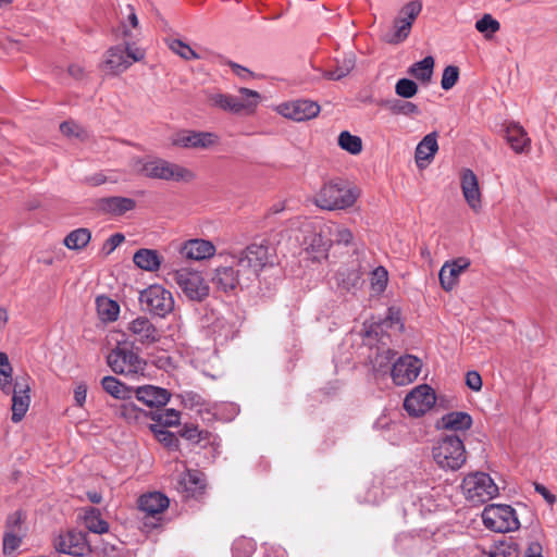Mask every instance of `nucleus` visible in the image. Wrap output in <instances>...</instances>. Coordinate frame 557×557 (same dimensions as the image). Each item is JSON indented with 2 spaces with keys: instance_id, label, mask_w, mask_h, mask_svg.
<instances>
[{
  "instance_id": "5701e85b",
  "label": "nucleus",
  "mask_w": 557,
  "mask_h": 557,
  "mask_svg": "<svg viewBox=\"0 0 557 557\" xmlns=\"http://www.w3.org/2000/svg\"><path fill=\"white\" fill-rule=\"evenodd\" d=\"M133 395L148 407H163L169 403L171 397L168 389L153 385H144L135 389L133 388Z\"/></svg>"
},
{
  "instance_id": "09e8293b",
  "label": "nucleus",
  "mask_w": 557,
  "mask_h": 557,
  "mask_svg": "<svg viewBox=\"0 0 557 557\" xmlns=\"http://www.w3.org/2000/svg\"><path fill=\"white\" fill-rule=\"evenodd\" d=\"M475 28L482 33L485 38H491L493 34L499 30L500 24L491 14H484L482 18L476 21Z\"/></svg>"
},
{
  "instance_id": "39448f33",
  "label": "nucleus",
  "mask_w": 557,
  "mask_h": 557,
  "mask_svg": "<svg viewBox=\"0 0 557 557\" xmlns=\"http://www.w3.org/2000/svg\"><path fill=\"white\" fill-rule=\"evenodd\" d=\"M433 458L442 469L451 471L460 469L467 460L463 442L455 435L443 437L433 447Z\"/></svg>"
},
{
  "instance_id": "1a4fd4ad",
  "label": "nucleus",
  "mask_w": 557,
  "mask_h": 557,
  "mask_svg": "<svg viewBox=\"0 0 557 557\" xmlns=\"http://www.w3.org/2000/svg\"><path fill=\"white\" fill-rule=\"evenodd\" d=\"M421 11V1L413 0L406 3L394 20L392 29L383 36V40L391 45L404 42L410 35L412 24Z\"/></svg>"
},
{
  "instance_id": "2f4dec72",
  "label": "nucleus",
  "mask_w": 557,
  "mask_h": 557,
  "mask_svg": "<svg viewBox=\"0 0 557 557\" xmlns=\"http://www.w3.org/2000/svg\"><path fill=\"white\" fill-rule=\"evenodd\" d=\"M237 97L238 114H252L261 101V96L258 91L242 87Z\"/></svg>"
},
{
  "instance_id": "f704fd0d",
  "label": "nucleus",
  "mask_w": 557,
  "mask_h": 557,
  "mask_svg": "<svg viewBox=\"0 0 557 557\" xmlns=\"http://www.w3.org/2000/svg\"><path fill=\"white\" fill-rule=\"evenodd\" d=\"M442 424L447 430L465 431L472 425V418L466 412H449L442 418Z\"/></svg>"
},
{
  "instance_id": "37998d69",
  "label": "nucleus",
  "mask_w": 557,
  "mask_h": 557,
  "mask_svg": "<svg viewBox=\"0 0 557 557\" xmlns=\"http://www.w3.org/2000/svg\"><path fill=\"white\" fill-rule=\"evenodd\" d=\"M0 389L7 395L12 391V367L4 352H0Z\"/></svg>"
},
{
  "instance_id": "9d476101",
  "label": "nucleus",
  "mask_w": 557,
  "mask_h": 557,
  "mask_svg": "<svg viewBox=\"0 0 557 557\" xmlns=\"http://www.w3.org/2000/svg\"><path fill=\"white\" fill-rule=\"evenodd\" d=\"M107 362L114 373L131 377L144 374L147 366L133 349L120 345L108 355Z\"/></svg>"
},
{
  "instance_id": "0e129e2a",
  "label": "nucleus",
  "mask_w": 557,
  "mask_h": 557,
  "mask_svg": "<svg viewBox=\"0 0 557 557\" xmlns=\"http://www.w3.org/2000/svg\"><path fill=\"white\" fill-rule=\"evenodd\" d=\"M228 65L232 69V71L242 79H248L252 76V73L243 65H239L232 61L228 62Z\"/></svg>"
},
{
  "instance_id": "9b49d317",
  "label": "nucleus",
  "mask_w": 557,
  "mask_h": 557,
  "mask_svg": "<svg viewBox=\"0 0 557 557\" xmlns=\"http://www.w3.org/2000/svg\"><path fill=\"white\" fill-rule=\"evenodd\" d=\"M138 299L144 310L160 318L166 317L174 309L172 293L159 284L141 290Z\"/></svg>"
},
{
  "instance_id": "58836bf2",
  "label": "nucleus",
  "mask_w": 557,
  "mask_h": 557,
  "mask_svg": "<svg viewBox=\"0 0 557 557\" xmlns=\"http://www.w3.org/2000/svg\"><path fill=\"white\" fill-rule=\"evenodd\" d=\"M91 233L88 228H77L69 233L63 243L64 245L72 250H78L87 246L90 242Z\"/></svg>"
},
{
  "instance_id": "4be33fe9",
  "label": "nucleus",
  "mask_w": 557,
  "mask_h": 557,
  "mask_svg": "<svg viewBox=\"0 0 557 557\" xmlns=\"http://www.w3.org/2000/svg\"><path fill=\"white\" fill-rule=\"evenodd\" d=\"M333 237L330 236V231L326 230L325 223L322 224L319 230H312L310 235L305 238L304 245L306 250L311 251L314 258H321L325 256L326 251L332 246Z\"/></svg>"
},
{
  "instance_id": "13d9d810",
  "label": "nucleus",
  "mask_w": 557,
  "mask_h": 557,
  "mask_svg": "<svg viewBox=\"0 0 557 557\" xmlns=\"http://www.w3.org/2000/svg\"><path fill=\"white\" fill-rule=\"evenodd\" d=\"M466 384L469 388L474 392H479L482 388V377L476 371H469L466 375Z\"/></svg>"
},
{
  "instance_id": "f257e3e1",
  "label": "nucleus",
  "mask_w": 557,
  "mask_h": 557,
  "mask_svg": "<svg viewBox=\"0 0 557 557\" xmlns=\"http://www.w3.org/2000/svg\"><path fill=\"white\" fill-rule=\"evenodd\" d=\"M231 262L218 267L211 277L213 286L222 293L234 290L243 281L250 282L270 263L269 247L251 244L238 253L230 255Z\"/></svg>"
},
{
  "instance_id": "69168bd1",
  "label": "nucleus",
  "mask_w": 557,
  "mask_h": 557,
  "mask_svg": "<svg viewBox=\"0 0 557 557\" xmlns=\"http://www.w3.org/2000/svg\"><path fill=\"white\" fill-rule=\"evenodd\" d=\"M535 491L543 496V498L549 504L553 505L556 500L555 495H553L544 485L540 483L534 484Z\"/></svg>"
},
{
  "instance_id": "ddd939ff",
  "label": "nucleus",
  "mask_w": 557,
  "mask_h": 557,
  "mask_svg": "<svg viewBox=\"0 0 557 557\" xmlns=\"http://www.w3.org/2000/svg\"><path fill=\"white\" fill-rule=\"evenodd\" d=\"M126 335L132 339V344L141 346L153 345L161 338L160 330L150 319L144 315H139L127 323Z\"/></svg>"
},
{
  "instance_id": "6ab92c4d",
  "label": "nucleus",
  "mask_w": 557,
  "mask_h": 557,
  "mask_svg": "<svg viewBox=\"0 0 557 557\" xmlns=\"http://www.w3.org/2000/svg\"><path fill=\"white\" fill-rule=\"evenodd\" d=\"M471 262L468 258H457L446 261L438 273L440 284L446 292H450L458 284L460 274L470 267Z\"/></svg>"
},
{
  "instance_id": "8fccbe9b",
  "label": "nucleus",
  "mask_w": 557,
  "mask_h": 557,
  "mask_svg": "<svg viewBox=\"0 0 557 557\" xmlns=\"http://www.w3.org/2000/svg\"><path fill=\"white\" fill-rule=\"evenodd\" d=\"M24 532H14V530L5 531L3 535V553L4 555L13 554L22 543Z\"/></svg>"
},
{
  "instance_id": "680f3d73",
  "label": "nucleus",
  "mask_w": 557,
  "mask_h": 557,
  "mask_svg": "<svg viewBox=\"0 0 557 557\" xmlns=\"http://www.w3.org/2000/svg\"><path fill=\"white\" fill-rule=\"evenodd\" d=\"M86 397H87V386L86 384L84 383H79L76 385L75 389H74V400H75V404L79 407H82L85 401H86Z\"/></svg>"
},
{
  "instance_id": "774afa93",
  "label": "nucleus",
  "mask_w": 557,
  "mask_h": 557,
  "mask_svg": "<svg viewBox=\"0 0 557 557\" xmlns=\"http://www.w3.org/2000/svg\"><path fill=\"white\" fill-rule=\"evenodd\" d=\"M69 74L75 79H82L85 76V70L79 64H72L69 66Z\"/></svg>"
},
{
  "instance_id": "f03ea898",
  "label": "nucleus",
  "mask_w": 557,
  "mask_h": 557,
  "mask_svg": "<svg viewBox=\"0 0 557 557\" xmlns=\"http://www.w3.org/2000/svg\"><path fill=\"white\" fill-rule=\"evenodd\" d=\"M129 165L134 172L149 178L176 183H191L196 180L193 170L161 158H133Z\"/></svg>"
},
{
  "instance_id": "c9c22d12",
  "label": "nucleus",
  "mask_w": 557,
  "mask_h": 557,
  "mask_svg": "<svg viewBox=\"0 0 557 557\" xmlns=\"http://www.w3.org/2000/svg\"><path fill=\"white\" fill-rule=\"evenodd\" d=\"M148 416L156 422L153 425L162 429L177 425L181 420L180 411L172 408L151 411Z\"/></svg>"
},
{
  "instance_id": "338daca9",
  "label": "nucleus",
  "mask_w": 557,
  "mask_h": 557,
  "mask_svg": "<svg viewBox=\"0 0 557 557\" xmlns=\"http://www.w3.org/2000/svg\"><path fill=\"white\" fill-rule=\"evenodd\" d=\"M525 557H542V546L539 542L530 543Z\"/></svg>"
},
{
  "instance_id": "393cba45",
  "label": "nucleus",
  "mask_w": 557,
  "mask_h": 557,
  "mask_svg": "<svg viewBox=\"0 0 557 557\" xmlns=\"http://www.w3.org/2000/svg\"><path fill=\"white\" fill-rule=\"evenodd\" d=\"M335 281L337 288L346 293H354L363 283L361 272L357 267H341L335 274Z\"/></svg>"
},
{
  "instance_id": "412c9836",
  "label": "nucleus",
  "mask_w": 557,
  "mask_h": 557,
  "mask_svg": "<svg viewBox=\"0 0 557 557\" xmlns=\"http://www.w3.org/2000/svg\"><path fill=\"white\" fill-rule=\"evenodd\" d=\"M215 246L207 239H189L181 247V253L189 260L200 261L215 255Z\"/></svg>"
},
{
  "instance_id": "72a5a7b5",
  "label": "nucleus",
  "mask_w": 557,
  "mask_h": 557,
  "mask_svg": "<svg viewBox=\"0 0 557 557\" xmlns=\"http://www.w3.org/2000/svg\"><path fill=\"white\" fill-rule=\"evenodd\" d=\"M101 385L114 398L127 400L133 397V388L126 386L114 376H104L101 380Z\"/></svg>"
},
{
  "instance_id": "a19ab883",
  "label": "nucleus",
  "mask_w": 557,
  "mask_h": 557,
  "mask_svg": "<svg viewBox=\"0 0 557 557\" xmlns=\"http://www.w3.org/2000/svg\"><path fill=\"white\" fill-rule=\"evenodd\" d=\"M97 311L101 320L115 321L120 313V306L108 297H98Z\"/></svg>"
},
{
  "instance_id": "bb28decb",
  "label": "nucleus",
  "mask_w": 557,
  "mask_h": 557,
  "mask_svg": "<svg viewBox=\"0 0 557 557\" xmlns=\"http://www.w3.org/2000/svg\"><path fill=\"white\" fill-rule=\"evenodd\" d=\"M168 506V497L159 492L143 495L138 499L139 509L149 516H156L163 512Z\"/></svg>"
},
{
  "instance_id": "49530a36",
  "label": "nucleus",
  "mask_w": 557,
  "mask_h": 557,
  "mask_svg": "<svg viewBox=\"0 0 557 557\" xmlns=\"http://www.w3.org/2000/svg\"><path fill=\"white\" fill-rule=\"evenodd\" d=\"M326 230L330 231V236L333 237V244L348 245L352 240V233L347 227L341 226L336 223H325Z\"/></svg>"
},
{
  "instance_id": "423d86ee",
  "label": "nucleus",
  "mask_w": 557,
  "mask_h": 557,
  "mask_svg": "<svg viewBox=\"0 0 557 557\" xmlns=\"http://www.w3.org/2000/svg\"><path fill=\"white\" fill-rule=\"evenodd\" d=\"M172 278L189 301L202 302L209 297L210 286L199 271L178 269L172 273Z\"/></svg>"
},
{
  "instance_id": "6e6d98bb",
  "label": "nucleus",
  "mask_w": 557,
  "mask_h": 557,
  "mask_svg": "<svg viewBox=\"0 0 557 557\" xmlns=\"http://www.w3.org/2000/svg\"><path fill=\"white\" fill-rule=\"evenodd\" d=\"M181 435L191 442L199 443L202 440L207 438L208 432L199 430L196 425H184L181 430Z\"/></svg>"
},
{
  "instance_id": "7c9ffc66",
  "label": "nucleus",
  "mask_w": 557,
  "mask_h": 557,
  "mask_svg": "<svg viewBox=\"0 0 557 557\" xmlns=\"http://www.w3.org/2000/svg\"><path fill=\"white\" fill-rule=\"evenodd\" d=\"M336 66L334 70H325L322 75L326 79L339 81L347 76L356 65V57L352 52L346 53L342 59H335Z\"/></svg>"
},
{
  "instance_id": "4d7b16f0",
  "label": "nucleus",
  "mask_w": 557,
  "mask_h": 557,
  "mask_svg": "<svg viewBox=\"0 0 557 557\" xmlns=\"http://www.w3.org/2000/svg\"><path fill=\"white\" fill-rule=\"evenodd\" d=\"M253 552V544L247 540H238L233 545L235 557H249Z\"/></svg>"
},
{
  "instance_id": "2eb2a0df",
  "label": "nucleus",
  "mask_w": 557,
  "mask_h": 557,
  "mask_svg": "<svg viewBox=\"0 0 557 557\" xmlns=\"http://www.w3.org/2000/svg\"><path fill=\"white\" fill-rule=\"evenodd\" d=\"M54 547L58 553L74 557H83L90 552L86 534L82 531H67L54 540Z\"/></svg>"
},
{
  "instance_id": "b1692460",
  "label": "nucleus",
  "mask_w": 557,
  "mask_h": 557,
  "mask_svg": "<svg viewBox=\"0 0 557 557\" xmlns=\"http://www.w3.org/2000/svg\"><path fill=\"white\" fill-rule=\"evenodd\" d=\"M438 150L437 133L432 132L423 137L418 144L414 152L417 166L425 168L434 158Z\"/></svg>"
},
{
  "instance_id": "79ce46f5",
  "label": "nucleus",
  "mask_w": 557,
  "mask_h": 557,
  "mask_svg": "<svg viewBox=\"0 0 557 557\" xmlns=\"http://www.w3.org/2000/svg\"><path fill=\"white\" fill-rule=\"evenodd\" d=\"M337 143L343 150L351 154H359L362 151V139L357 135L350 134L348 131H343L338 135Z\"/></svg>"
},
{
  "instance_id": "c85d7f7f",
  "label": "nucleus",
  "mask_w": 557,
  "mask_h": 557,
  "mask_svg": "<svg viewBox=\"0 0 557 557\" xmlns=\"http://www.w3.org/2000/svg\"><path fill=\"white\" fill-rule=\"evenodd\" d=\"M133 261L141 270L154 272L159 270L162 258L157 250L141 248L134 253Z\"/></svg>"
},
{
  "instance_id": "3c124183",
  "label": "nucleus",
  "mask_w": 557,
  "mask_h": 557,
  "mask_svg": "<svg viewBox=\"0 0 557 557\" xmlns=\"http://www.w3.org/2000/svg\"><path fill=\"white\" fill-rule=\"evenodd\" d=\"M151 431L154 433L157 440L170 449L178 447V440L174 433L166 431L158 425H150Z\"/></svg>"
},
{
  "instance_id": "7ed1b4c3",
  "label": "nucleus",
  "mask_w": 557,
  "mask_h": 557,
  "mask_svg": "<svg viewBox=\"0 0 557 557\" xmlns=\"http://www.w3.org/2000/svg\"><path fill=\"white\" fill-rule=\"evenodd\" d=\"M358 191L343 180H333L325 183L315 194L313 202L324 210H342L351 207Z\"/></svg>"
},
{
  "instance_id": "864d4df0",
  "label": "nucleus",
  "mask_w": 557,
  "mask_h": 557,
  "mask_svg": "<svg viewBox=\"0 0 557 557\" xmlns=\"http://www.w3.org/2000/svg\"><path fill=\"white\" fill-rule=\"evenodd\" d=\"M388 273L383 267H377L372 272L371 287L375 293H382L387 285Z\"/></svg>"
},
{
  "instance_id": "c756f323",
  "label": "nucleus",
  "mask_w": 557,
  "mask_h": 557,
  "mask_svg": "<svg viewBox=\"0 0 557 557\" xmlns=\"http://www.w3.org/2000/svg\"><path fill=\"white\" fill-rule=\"evenodd\" d=\"M203 488L201 473L187 470L180 474L177 490L185 493L186 496H194Z\"/></svg>"
},
{
  "instance_id": "a211bd4d",
  "label": "nucleus",
  "mask_w": 557,
  "mask_h": 557,
  "mask_svg": "<svg viewBox=\"0 0 557 557\" xmlns=\"http://www.w3.org/2000/svg\"><path fill=\"white\" fill-rule=\"evenodd\" d=\"M420 359L407 355L400 357L393 366L392 379L396 385H407L413 382L421 370Z\"/></svg>"
},
{
  "instance_id": "a878e982",
  "label": "nucleus",
  "mask_w": 557,
  "mask_h": 557,
  "mask_svg": "<svg viewBox=\"0 0 557 557\" xmlns=\"http://www.w3.org/2000/svg\"><path fill=\"white\" fill-rule=\"evenodd\" d=\"M135 206L136 202L134 199L119 196L106 197L97 201L98 210L114 215H122L133 210Z\"/></svg>"
},
{
  "instance_id": "6e6552de",
  "label": "nucleus",
  "mask_w": 557,
  "mask_h": 557,
  "mask_svg": "<svg viewBox=\"0 0 557 557\" xmlns=\"http://www.w3.org/2000/svg\"><path fill=\"white\" fill-rule=\"evenodd\" d=\"M482 521L486 529L499 533L512 532L520 527L516 510L505 504L487 505L482 512Z\"/></svg>"
},
{
  "instance_id": "e2e57ef3",
  "label": "nucleus",
  "mask_w": 557,
  "mask_h": 557,
  "mask_svg": "<svg viewBox=\"0 0 557 557\" xmlns=\"http://www.w3.org/2000/svg\"><path fill=\"white\" fill-rule=\"evenodd\" d=\"M124 239H125V237L123 234H121V233L113 234L112 236H110L107 239L104 247H108V252H111L117 246H120L124 242Z\"/></svg>"
},
{
  "instance_id": "473e14b6",
  "label": "nucleus",
  "mask_w": 557,
  "mask_h": 557,
  "mask_svg": "<svg viewBox=\"0 0 557 557\" xmlns=\"http://www.w3.org/2000/svg\"><path fill=\"white\" fill-rule=\"evenodd\" d=\"M207 100L212 107L238 114L237 97L218 91H207Z\"/></svg>"
},
{
  "instance_id": "603ef678",
  "label": "nucleus",
  "mask_w": 557,
  "mask_h": 557,
  "mask_svg": "<svg viewBox=\"0 0 557 557\" xmlns=\"http://www.w3.org/2000/svg\"><path fill=\"white\" fill-rule=\"evenodd\" d=\"M395 92L403 98H412L418 92V85L408 78H400L395 85Z\"/></svg>"
},
{
  "instance_id": "4c0bfd02",
  "label": "nucleus",
  "mask_w": 557,
  "mask_h": 557,
  "mask_svg": "<svg viewBox=\"0 0 557 557\" xmlns=\"http://www.w3.org/2000/svg\"><path fill=\"white\" fill-rule=\"evenodd\" d=\"M434 69V59L429 55L423 60L413 63L409 69V74L414 78L428 83L431 81Z\"/></svg>"
},
{
  "instance_id": "aec40b11",
  "label": "nucleus",
  "mask_w": 557,
  "mask_h": 557,
  "mask_svg": "<svg viewBox=\"0 0 557 557\" xmlns=\"http://www.w3.org/2000/svg\"><path fill=\"white\" fill-rule=\"evenodd\" d=\"M461 190L468 206L479 212L482 208V197L479 181L473 171L467 169L461 173Z\"/></svg>"
},
{
  "instance_id": "20e7f679",
  "label": "nucleus",
  "mask_w": 557,
  "mask_h": 557,
  "mask_svg": "<svg viewBox=\"0 0 557 557\" xmlns=\"http://www.w3.org/2000/svg\"><path fill=\"white\" fill-rule=\"evenodd\" d=\"M145 55L144 49L126 42L125 46L119 45L108 49L101 67L107 75H120L129 69L134 62L143 61Z\"/></svg>"
},
{
  "instance_id": "4468645a",
  "label": "nucleus",
  "mask_w": 557,
  "mask_h": 557,
  "mask_svg": "<svg viewBox=\"0 0 557 557\" xmlns=\"http://www.w3.org/2000/svg\"><path fill=\"white\" fill-rule=\"evenodd\" d=\"M436 401L434 391L426 384L414 387L405 398L404 408L410 416L419 417L429 411Z\"/></svg>"
},
{
  "instance_id": "bf43d9fd",
  "label": "nucleus",
  "mask_w": 557,
  "mask_h": 557,
  "mask_svg": "<svg viewBox=\"0 0 557 557\" xmlns=\"http://www.w3.org/2000/svg\"><path fill=\"white\" fill-rule=\"evenodd\" d=\"M60 131L63 135H65L67 137H72V136L78 137V136H81V132H82L81 127L72 121L61 123Z\"/></svg>"
},
{
  "instance_id": "5fc2aeb1",
  "label": "nucleus",
  "mask_w": 557,
  "mask_h": 557,
  "mask_svg": "<svg viewBox=\"0 0 557 557\" xmlns=\"http://www.w3.org/2000/svg\"><path fill=\"white\" fill-rule=\"evenodd\" d=\"M459 78V70L455 65H448L444 69L441 86L444 90L451 89Z\"/></svg>"
},
{
  "instance_id": "0eeeda50",
  "label": "nucleus",
  "mask_w": 557,
  "mask_h": 557,
  "mask_svg": "<svg viewBox=\"0 0 557 557\" xmlns=\"http://www.w3.org/2000/svg\"><path fill=\"white\" fill-rule=\"evenodd\" d=\"M462 493L472 505L486 503L498 495V486L484 472L470 473L462 480Z\"/></svg>"
},
{
  "instance_id": "a18cd8bd",
  "label": "nucleus",
  "mask_w": 557,
  "mask_h": 557,
  "mask_svg": "<svg viewBox=\"0 0 557 557\" xmlns=\"http://www.w3.org/2000/svg\"><path fill=\"white\" fill-rule=\"evenodd\" d=\"M387 109L393 114H401V115H417L420 113L417 104L410 101L395 99L386 102Z\"/></svg>"
},
{
  "instance_id": "052dcab7",
  "label": "nucleus",
  "mask_w": 557,
  "mask_h": 557,
  "mask_svg": "<svg viewBox=\"0 0 557 557\" xmlns=\"http://www.w3.org/2000/svg\"><path fill=\"white\" fill-rule=\"evenodd\" d=\"M22 520H23L22 513L18 511L9 516V518L7 520V530L5 531L14 530V532H23Z\"/></svg>"
},
{
  "instance_id": "de8ad7c7",
  "label": "nucleus",
  "mask_w": 557,
  "mask_h": 557,
  "mask_svg": "<svg viewBox=\"0 0 557 557\" xmlns=\"http://www.w3.org/2000/svg\"><path fill=\"white\" fill-rule=\"evenodd\" d=\"M490 557H519L518 545L512 540L499 542L491 549Z\"/></svg>"
},
{
  "instance_id": "cd10ccee",
  "label": "nucleus",
  "mask_w": 557,
  "mask_h": 557,
  "mask_svg": "<svg viewBox=\"0 0 557 557\" xmlns=\"http://www.w3.org/2000/svg\"><path fill=\"white\" fill-rule=\"evenodd\" d=\"M506 139L517 153H522L530 148L531 139L525 129L518 123H510L507 126Z\"/></svg>"
},
{
  "instance_id": "e433bc0d",
  "label": "nucleus",
  "mask_w": 557,
  "mask_h": 557,
  "mask_svg": "<svg viewBox=\"0 0 557 557\" xmlns=\"http://www.w3.org/2000/svg\"><path fill=\"white\" fill-rule=\"evenodd\" d=\"M84 521L86 528L97 534L107 533L109 524L101 518L100 511L94 507H89L85 511Z\"/></svg>"
},
{
  "instance_id": "c03bdc74",
  "label": "nucleus",
  "mask_w": 557,
  "mask_h": 557,
  "mask_svg": "<svg viewBox=\"0 0 557 557\" xmlns=\"http://www.w3.org/2000/svg\"><path fill=\"white\" fill-rule=\"evenodd\" d=\"M169 49L184 60H198L200 55L181 39H168Z\"/></svg>"
},
{
  "instance_id": "dca6fc26",
  "label": "nucleus",
  "mask_w": 557,
  "mask_h": 557,
  "mask_svg": "<svg viewBox=\"0 0 557 557\" xmlns=\"http://www.w3.org/2000/svg\"><path fill=\"white\" fill-rule=\"evenodd\" d=\"M30 385L29 377L17 376L15 379L14 385H12V421L17 423L20 422L28 411L30 405Z\"/></svg>"
},
{
  "instance_id": "f8f14e48",
  "label": "nucleus",
  "mask_w": 557,
  "mask_h": 557,
  "mask_svg": "<svg viewBox=\"0 0 557 557\" xmlns=\"http://www.w3.org/2000/svg\"><path fill=\"white\" fill-rule=\"evenodd\" d=\"M170 143L173 147L205 150L216 146L220 138L211 132L182 129L171 135Z\"/></svg>"
},
{
  "instance_id": "ea45409f",
  "label": "nucleus",
  "mask_w": 557,
  "mask_h": 557,
  "mask_svg": "<svg viewBox=\"0 0 557 557\" xmlns=\"http://www.w3.org/2000/svg\"><path fill=\"white\" fill-rule=\"evenodd\" d=\"M116 414L128 423H135L144 420L149 413L138 408L133 401H125L117 407Z\"/></svg>"
},
{
  "instance_id": "f3484780",
  "label": "nucleus",
  "mask_w": 557,
  "mask_h": 557,
  "mask_svg": "<svg viewBox=\"0 0 557 557\" xmlns=\"http://www.w3.org/2000/svg\"><path fill=\"white\" fill-rule=\"evenodd\" d=\"M276 111L284 117L301 122L315 117L320 112V106L311 100H294L277 106Z\"/></svg>"
}]
</instances>
